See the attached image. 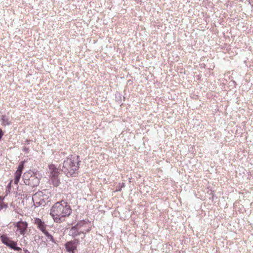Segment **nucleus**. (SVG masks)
<instances>
[{
	"label": "nucleus",
	"instance_id": "12",
	"mask_svg": "<svg viewBox=\"0 0 253 253\" xmlns=\"http://www.w3.org/2000/svg\"><path fill=\"white\" fill-rule=\"evenodd\" d=\"M21 173L19 172H15V177H14V183L15 184H18L19 179L21 177Z\"/></svg>",
	"mask_w": 253,
	"mask_h": 253
},
{
	"label": "nucleus",
	"instance_id": "20",
	"mask_svg": "<svg viewBox=\"0 0 253 253\" xmlns=\"http://www.w3.org/2000/svg\"><path fill=\"white\" fill-rule=\"evenodd\" d=\"M3 199H4V198H3V197H0V203L2 202H3Z\"/></svg>",
	"mask_w": 253,
	"mask_h": 253
},
{
	"label": "nucleus",
	"instance_id": "5",
	"mask_svg": "<svg viewBox=\"0 0 253 253\" xmlns=\"http://www.w3.org/2000/svg\"><path fill=\"white\" fill-rule=\"evenodd\" d=\"M76 225L78 228H79L80 230L79 232L82 233V238H84L85 237V234L88 232L91 229L89 223L84 220H81L79 221Z\"/></svg>",
	"mask_w": 253,
	"mask_h": 253
},
{
	"label": "nucleus",
	"instance_id": "3",
	"mask_svg": "<svg viewBox=\"0 0 253 253\" xmlns=\"http://www.w3.org/2000/svg\"><path fill=\"white\" fill-rule=\"evenodd\" d=\"M42 178L41 173L37 170H30L25 172L23 176L24 182L32 188L38 186Z\"/></svg>",
	"mask_w": 253,
	"mask_h": 253
},
{
	"label": "nucleus",
	"instance_id": "1",
	"mask_svg": "<svg viewBox=\"0 0 253 253\" xmlns=\"http://www.w3.org/2000/svg\"><path fill=\"white\" fill-rule=\"evenodd\" d=\"M72 210L69 205L64 201L56 203L50 209V214L54 221L61 223L65 220V217L69 216Z\"/></svg>",
	"mask_w": 253,
	"mask_h": 253
},
{
	"label": "nucleus",
	"instance_id": "11",
	"mask_svg": "<svg viewBox=\"0 0 253 253\" xmlns=\"http://www.w3.org/2000/svg\"><path fill=\"white\" fill-rule=\"evenodd\" d=\"M1 124L3 126H9L11 124V122L9 121L8 117L5 115H2L1 117Z\"/></svg>",
	"mask_w": 253,
	"mask_h": 253
},
{
	"label": "nucleus",
	"instance_id": "9",
	"mask_svg": "<svg viewBox=\"0 0 253 253\" xmlns=\"http://www.w3.org/2000/svg\"><path fill=\"white\" fill-rule=\"evenodd\" d=\"M34 223L37 225V228L43 233L46 231V228L47 225L39 218H36L34 219Z\"/></svg>",
	"mask_w": 253,
	"mask_h": 253
},
{
	"label": "nucleus",
	"instance_id": "17",
	"mask_svg": "<svg viewBox=\"0 0 253 253\" xmlns=\"http://www.w3.org/2000/svg\"><path fill=\"white\" fill-rule=\"evenodd\" d=\"M3 135V133L1 129H0V140Z\"/></svg>",
	"mask_w": 253,
	"mask_h": 253
},
{
	"label": "nucleus",
	"instance_id": "21",
	"mask_svg": "<svg viewBox=\"0 0 253 253\" xmlns=\"http://www.w3.org/2000/svg\"><path fill=\"white\" fill-rule=\"evenodd\" d=\"M25 253H30L28 250H24Z\"/></svg>",
	"mask_w": 253,
	"mask_h": 253
},
{
	"label": "nucleus",
	"instance_id": "15",
	"mask_svg": "<svg viewBox=\"0 0 253 253\" xmlns=\"http://www.w3.org/2000/svg\"><path fill=\"white\" fill-rule=\"evenodd\" d=\"M125 186V184L124 183H119L117 187L116 191H120L122 190V188L124 187Z\"/></svg>",
	"mask_w": 253,
	"mask_h": 253
},
{
	"label": "nucleus",
	"instance_id": "6",
	"mask_svg": "<svg viewBox=\"0 0 253 253\" xmlns=\"http://www.w3.org/2000/svg\"><path fill=\"white\" fill-rule=\"evenodd\" d=\"M1 239L2 243L10 247L11 249H13L14 251H20L22 250L21 248L17 247L16 242L10 240L6 236L3 235L1 236Z\"/></svg>",
	"mask_w": 253,
	"mask_h": 253
},
{
	"label": "nucleus",
	"instance_id": "16",
	"mask_svg": "<svg viewBox=\"0 0 253 253\" xmlns=\"http://www.w3.org/2000/svg\"><path fill=\"white\" fill-rule=\"evenodd\" d=\"M8 207L7 204L4 203L3 202L0 203V209H6Z\"/></svg>",
	"mask_w": 253,
	"mask_h": 253
},
{
	"label": "nucleus",
	"instance_id": "13",
	"mask_svg": "<svg viewBox=\"0 0 253 253\" xmlns=\"http://www.w3.org/2000/svg\"><path fill=\"white\" fill-rule=\"evenodd\" d=\"M43 234L47 238V239L48 240H49V241H50L51 242H52L53 243H55V241L54 239L53 236L51 234H50L47 231L46 232H45L44 233H43Z\"/></svg>",
	"mask_w": 253,
	"mask_h": 253
},
{
	"label": "nucleus",
	"instance_id": "18",
	"mask_svg": "<svg viewBox=\"0 0 253 253\" xmlns=\"http://www.w3.org/2000/svg\"><path fill=\"white\" fill-rule=\"evenodd\" d=\"M37 194H35L34 195H33V198H32L33 200V201L35 200V199H36V198H37Z\"/></svg>",
	"mask_w": 253,
	"mask_h": 253
},
{
	"label": "nucleus",
	"instance_id": "4",
	"mask_svg": "<svg viewBox=\"0 0 253 253\" xmlns=\"http://www.w3.org/2000/svg\"><path fill=\"white\" fill-rule=\"evenodd\" d=\"M48 168V173H49V180L54 186L57 187L60 183L58 169L53 164L49 165Z\"/></svg>",
	"mask_w": 253,
	"mask_h": 253
},
{
	"label": "nucleus",
	"instance_id": "7",
	"mask_svg": "<svg viewBox=\"0 0 253 253\" xmlns=\"http://www.w3.org/2000/svg\"><path fill=\"white\" fill-rule=\"evenodd\" d=\"M78 243L79 240L78 239L66 243L65 245V247L67 252L69 253H75V251L77 250Z\"/></svg>",
	"mask_w": 253,
	"mask_h": 253
},
{
	"label": "nucleus",
	"instance_id": "14",
	"mask_svg": "<svg viewBox=\"0 0 253 253\" xmlns=\"http://www.w3.org/2000/svg\"><path fill=\"white\" fill-rule=\"evenodd\" d=\"M24 162L21 161L20 162V164L19 165L16 171V172H19L20 173H22V171L24 168Z\"/></svg>",
	"mask_w": 253,
	"mask_h": 253
},
{
	"label": "nucleus",
	"instance_id": "19",
	"mask_svg": "<svg viewBox=\"0 0 253 253\" xmlns=\"http://www.w3.org/2000/svg\"><path fill=\"white\" fill-rule=\"evenodd\" d=\"M11 182H12V180L10 181V182L9 183V184H8L7 185V187L10 188V187H11Z\"/></svg>",
	"mask_w": 253,
	"mask_h": 253
},
{
	"label": "nucleus",
	"instance_id": "2",
	"mask_svg": "<svg viewBox=\"0 0 253 253\" xmlns=\"http://www.w3.org/2000/svg\"><path fill=\"white\" fill-rule=\"evenodd\" d=\"M80 163L79 156L71 155L63 161L61 170L67 176H75L79 172Z\"/></svg>",
	"mask_w": 253,
	"mask_h": 253
},
{
	"label": "nucleus",
	"instance_id": "8",
	"mask_svg": "<svg viewBox=\"0 0 253 253\" xmlns=\"http://www.w3.org/2000/svg\"><path fill=\"white\" fill-rule=\"evenodd\" d=\"M16 227L17 230L20 234L24 235L28 227V223L26 221L20 220L17 222Z\"/></svg>",
	"mask_w": 253,
	"mask_h": 253
},
{
	"label": "nucleus",
	"instance_id": "10",
	"mask_svg": "<svg viewBox=\"0 0 253 253\" xmlns=\"http://www.w3.org/2000/svg\"><path fill=\"white\" fill-rule=\"evenodd\" d=\"M80 230L79 228H78L75 225L74 226L72 227L69 231V235L72 236L73 238H76L78 236L81 235H83L82 232H79Z\"/></svg>",
	"mask_w": 253,
	"mask_h": 253
}]
</instances>
